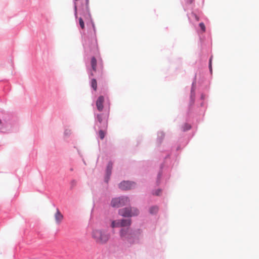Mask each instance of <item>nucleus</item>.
I'll use <instances>...</instances> for the list:
<instances>
[{
  "label": "nucleus",
  "instance_id": "1",
  "mask_svg": "<svg viewBox=\"0 0 259 259\" xmlns=\"http://www.w3.org/2000/svg\"><path fill=\"white\" fill-rule=\"evenodd\" d=\"M91 237L98 245H103L107 244L110 238L108 231L103 229H94L92 231Z\"/></svg>",
  "mask_w": 259,
  "mask_h": 259
},
{
  "label": "nucleus",
  "instance_id": "2",
  "mask_svg": "<svg viewBox=\"0 0 259 259\" xmlns=\"http://www.w3.org/2000/svg\"><path fill=\"white\" fill-rule=\"evenodd\" d=\"M140 233V230L132 231L129 228H122L119 231L120 238L130 244L138 242Z\"/></svg>",
  "mask_w": 259,
  "mask_h": 259
},
{
  "label": "nucleus",
  "instance_id": "3",
  "mask_svg": "<svg viewBox=\"0 0 259 259\" xmlns=\"http://www.w3.org/2000/svg\"><path fill=\"white\" fill-rule=\"evenodd\" d=\"M87 1V4L86 6L84 7V8H83L80 12V17H83V18L84 19L85 21H92L91 15L90 13V10L88 6V2L89 0ZM92 26L93 28L94 31V33H96V28H95V24L92 22Z\"/></svg>",
  "mask_w": 259,
  "mask_h": 259
},
{
  "label": "nucleus",
  "instance_id": "4",
  "mask_svg": "<svg viewBox=\"0 0 259 259\" xmlns=\"http://www.w3.org/2000/svg\"><path fill=\"white\" fill-rule=\"evenodd\" d=\"M130 202V200L127 197L115 198L112 200L111 205L114 207H119L125 205Z\"/></svg>",
  "mask_w": 259,
  "mask_h": 259
},
{
  "label": "nucleus",
  "instance_id": "5",
  "mask_svg": "<svg viewBox=\"0 0 259 259\" xmlns=\"http://www.w3.org/2000/svg\"><path fill=\"white\" fill-rule=\"evenodd\" d=\"M97 118L99 123L98 126L100 128L107 130L108 127V119L103 114H99L97 115Z\"/></svg>",
  "mask_w": 259,
  "mask_h": 259
},
{
  "label": "nucleus",
  "instance_id": "6",
  "mask_svg": "<svg viewBox=\"0 0 259 259\" xmlns=\"http://www.w3.org/2000/svg\"><path fill=\"white\" fill-rule=\"evenodd\" d=\"M136 185L134 182L123 181L119 184V187L121 190H127L135 188Z\"/></svg>",
  "mask_w": 259,
  "mask_h": 259
},
{
  "label": "nucleus",
  "instance_id": "7",
  "mask_svg": "<svg viewBox=\"0 0 259 259\" xmlns=\"http://www.w3.org/2000/svg\"><path fill=\"white\" fill-rule=\"evenodd\" d=\"M104 101V98L103 96H100L98 97L96 101V106L99 111H102L103 109V103Z\"/></svg>",
  "mask_w": 259,
  "mask_h": 259
},
{
  "label": "nucleus",
  "instance_id": "8",
  "mask_svg": "<svg viewBox=\"0 0 259 259\" xmlns=\"http://www.w3.org/2000/svg\"><path fill=\"white\" fill-rule=\"evenodd\" d=\"M119 214L124 217H129L132 215L130 211V208H124L119 209Z\"/></svg>",
  "mask_w": 259,
  "mask_h": 259
},
{
  "label": "nucleus",
  "instance_id": "9",
  "mask_svg": "<svg viewBox=\"0 0 259 259\" xmlns=\"http://www.w3.org/2000/svg\"><path fill=\"white\" fill-rule=\"evenodd\" d=\"M55 219L57 224H60L63 219V214L58 208L57 209L56 212L55 214Z\"/></svg>",
  "mask_w": 259,
  "mask_h": 259
},
{
  "label": "nucleus",
  "instance_id": "10",
  "mask_svg": "<svg viewBox=\"0 0 259 259\" xmlns=\"http://www.w3.org/2000/svg\"><path fill=\"white\" fill-rule=\"evenodd\" d=\"M121 227L130 226L131 224V221L130 219H122L120 220Z\"/></svg>",
  "mask_w": 259,
  "mask_h": 259
},
{
  "label": "nucleus",
  "instance_id": "11",
  "mask_svg": "<svg viewBox=\"0 0 259 259\" xmlns=\"http://www.w3.org/2000/svg\"><path fill=\"white\" fill-rule=\"evenodd\" d=\"M120 220H115L112 222L111 227L112 228L121 227Z\"/></svg>",
  "mask_w": 259,
  "mask_h": 259
},
{
  "label": "nucleus",
  "instance_id": "12",
  "mask_svg": "<svg viewBox=\"0 0 259 259\" xmlns=\"http://www.w3.org/2000/svg\"><path fill=\"white\" fill-rule=\"evenodd\" d=\"M91 66L93 71H96L97 61L95 57H93L91 59Z\"/></svg>",
  "mask_w": 259,
  "mask_h": 259
},
{
  "label": "nucleus",
  "instance_id": "13",
  "mask_svg": "<svg viewBox=\"0 0 259 259\" xmlns=\"http://www.w3.org/2000/svg\"><path fill=\"white\" fill-rule=\"evenodd\" d=\"M106 133V130L104 128H101V130L99 131V135L101 139L102 140L104 138Z\"/></svg>",
  "mask_w": 259,
  "mask_h": 259
},
{
  "label": "nucleus",
  "instance_id": "14",
  "mask_svg": "<svg viewBox=\"0 0 259 259\" xmlns=\"http://www.w3.org/2000/svg\"><path fill=\"white\" fill-rule=\"evenodd\" d=\"M113 164L112 162H109L107 166V175L108 177L110 176V175L111 174V170L112 168Z\"/></svg>",
  "mask_w": 259,
  "mask_h": 259
},
{
  "label": "nucleus",
  "instance_id": "15",
  "mask_svg": "<svg viewBox=\"0 0 259 259\" xmlns=\"http://www.w3.org/2000/svg\"><path fill=\"white\" fill-rule=\"evenodd\" d=\"M130 211L132 214L131 217L137 215L139 213L138 209L135 207H130Z\"/></svg>",
  "mask_w": 259,
  "mask_h": 259
},
{
  "label": "nucleus",
  "instance_id": "16",
  "mask_svg": "<svg viewBox=\"0 0 259 259\" xmlns=\"http://www.w3.org/2000/svg\"><path fill=\"white\" fill-rule=\"evenodd\" d=\"M91 84L94 90L96 91L97 89V82L95 79L94 78L91 80Z\"/></svg>",
  "mask_w": 259,
  "mask_h": 259
},
{
  "label": "nucleus",
  "instance_id": "17",
  "mask_svg": "<svg viewBox=\"0 0 259 259\" xmlns=\"http://www.w3.org/2000/svg\"><path fill=\"white\" fill-rule=\"evenodd\" d=\"M78 20H79V26H80V28L82 29H84L85 28L84 22V21H85L84 19L83 18V17H79L78 19Z\"/></svg>",
  "mask_w": 259,
  "mask_h": 259
},
{
  "label": "nucleus",
  "instance_id": "18",
  "mask_svg": "<svg viewBox=\"0 0 259 259\" xmlns=\"http://www.w3.org/2000/svg\"><path fill=\"white\" fill-rule=\"evenodd\" d=\"M158 211V207L156 206H152L150 208L149 211L151 214H155Z\"/></svg>",
  "mask_w": 259,
  "mask_h": 259
},
{
  "label": "nucleus",
  "instance_id": "19",
  "mask_svg": "<svg viewBox=\"0 0 259 259\" xmlns=\"http://www.w3.org/2000/svg\"><path fill=\"white\" fill-rule=\"evenodd\" d=\"M190 128H191V126L187 123H185L182 127V130L183 131H186L190 130Z\"/></svg>",
  "mask_w": 259,
  "mask_h": 259
},
{
  "label": "nucleus",
  "instance_id": "20",
  "mask_svg": "<svg viewBox=\"0 0 259 259\" xmlns=\"http://www.w3.org/2000/svg\"><path fill=\"white\" fill-rule=\"evenodd\" d=\"M199 27H200L203 32H204L205 31V26L203 23H200L199 24Z\"/></svg>",
  "mask_w": 259,
  "mask_h": 259
},
{
  "label": "nucleus",
  "instance_id": "21",
  "mask_svg": "<svg viewBox=\"0 0 259 259\" xmlns=\"http://www.w3.org/2000/svg\"><path fill=\"white\" fill-rule=\"evenodd\" d=\"M74 10H75V17H77V6L76 4V2L78 0H74Z\"/></svg>",
  "mask_w": 259,
  "mask_h": 259
},
{
  "label": "nucleus",
  "instance_id": "22",
  "mask_svg": "<svg viewBox=\"0 0 259 259\" xmlns=\"http://www.w3.org/2000/svg\"><path fill=\"white\" fill-rule=\"evenodd\" d=\"M161 193V190L160 189H158L157 190H156L154 193L153 194L154 195H159Z\"/></svg>",
  "mask_w": 259,
  "mask_h": 259
},
{
  "label": "nucleus",
  "instance_id": "23",
  "mask_svg": "<svg viewBox=\"0 0 259 259\" xmlns=\"http://www.w3.org/2000/svg\"><path fill=\"white\" fill-rule=\"evenodd\" d=\"M71 133V131L70 130H66L65 131V134L66 135H69Z\"/></svg>",
  "mask_w": 259,
  "mask_h": 259
},
{
  "label": "nucleus",
  "instance_id": "24",
  "mask_svg": "<svg viewBox=\"0 0 259 259\" xmlns=\"http://www.w3.org/2000/svg\"><path fill=\"white\" fill-rule=\"evenodd\" d=\"M209 69H210V72H212L211 59H210V60H209Z\"/></svg>",
  "mask_w": 259,
  "mask_h": 259
},
{
  "label": "nucleus",
  "instance_id": "25",
  "mask_svg": "<svg viewBox=\"0 0 259 259\" xmlns=\"http://www.w3.org/2000/svg\"><path fill=\"white\" fill-rule=\"evenodd\" d=\"M194 0H189V3L191 4L193 2Z\"/></svg>",
  "mask_w": 259,
  "mask_h": 259
},
{
  "label": "nucleus",
  "instance_id": "26",
  "mask_svg": "<svg viewBox=\"0 0 259 259\" xmlns=\"http://www.w3.org/2000/svg\"><path fill=\"white\" fill-rule=\"evenodd\" d=\"M195 18H196V20H197V21H198V20H199V18H198V17L197 16H195Z\"/></svg>",
  "mask_w": 259,
  "mask_h": 259
},
{
  "label": "nucleus",
  "instance_id": "27",
  "mask_svg": "<svg viewBox=\"0 0 259 259\" xmlns=\"http://www.w3.org/2000/svg\"><path fill=\"white\" fill-rule=\"evenodd\" d=\"M2 124V120L0 119V125Z\"/></svg>",
  "mask_w": 259,
  "mask_h": 259
},
{
  "label": "nucleus",
  "instance_id": "28",
  "mask_svg": "<svg viewBox=\"0 0 259 259\" xmlns=\"http://www.w3.org/2000/svg\"><path fill=\"white\" fill-rule=\"evenodd\" d=\"M91 75L92 76H93V75H94V74H93V73H91Z\"/></svg>",
  "mask_w": 259,
  "mask_h": 259
}]
</instances>
